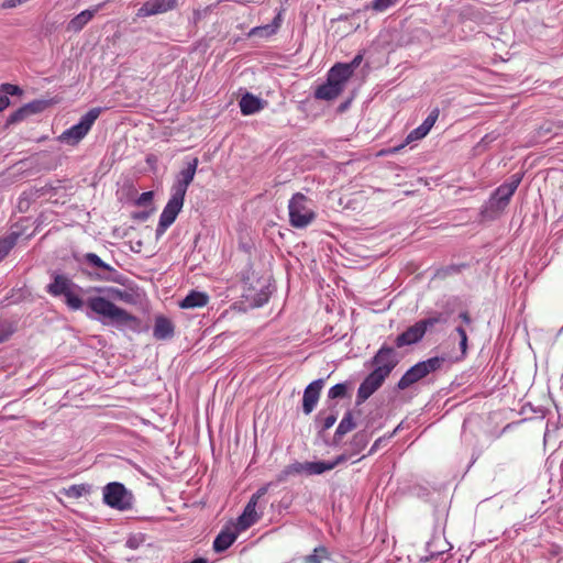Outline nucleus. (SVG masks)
Wrapping results in <instances>:
<instances>
[{
    "label": "nucleus",
    "instance_id": "79ce46f5",
    "mask_svg": "<svg viewBox=\"0 0 563 563\" xmlns=\"http://www.w3.org/2000/svg\"><path fill=\"white\" fill-rule=\"evenodd\" d=\"M269 484L261 487L255 494L252 495L250 500H254L257 505V501L261 497H263L268 492Z\"/></svg>",
    "mask_w": 563,
    "mask_h": 563
},
{
    "label": "nucleus",
    "instance_id": "9b49d317",
    "mask_svg": "<svg viewBox=\"0 0 563 563\" xmlns=\"http://www.w3.org/2000/svg\"><path fill=\"white\" fill-rule=\"evenodd\" d=\"M323 385L324 380L320 378L311 382L305 388L302 396V411L305 415H310L317 407Z\"/></svg>",
    "mask_w": 563,
    "mask_h": 563
},
{
    "label": "nucleus",
    "instance_id": "8fccbe9b",
    "mask_svg": "<svg viewBox=\"0 0 563 563\" xmlns=\"http://www.w3.org/2000/svg\"><path fill=\"white\" fill-rule=\"evenodd\" d=\"M351 104V100H346L345 102L341 103L338 108L339 112H344Z\"/></svg>",
    "mask_w": 563,
    "mask_h": 563
},
{
    "label": "nucleus",
    "instance_id": "6e6552de",
    "mask_svg": "<svg viewBox=\"0 0 563 563\" xmlns=\"http://www.w3.org/2000/svg\"><path fill=\"white\" fill-rule=\"evenodd\" d=\"M185 198L170 192V197L164 207L156 228V238L162 236L166 230L175 222L177 216L184 207Z\"/></svg>",
    "mask_w": 563,
    "mask_h": 563
},
{
    "label": "nucleus",
    "instance_id": "6e6d98bb",
    "mask_svg": "<svg viewBox=\"0 0 563 563\" xmlns=\"http://www.w3.org/2000/svg\"><path fill=\"white\" fill-rule=\"evenodd\" d=\"M14 563H25V561H23V560H19V561H16V562H14Z\"/></svg>",
    "mask_w": 563,
    "mask_h": 563
},
{
    "label": "nucleus",
    "instance_id": "a211bd4d",
    "mask_svg": "<svg viewBox=\"0 0 563 563\" xmlns=\"http://www.w3.org/2000/svg\"><path fill=\"white\" fill-rule=\"evenodd\" d=\"M103 8V3H100L92 9H87L74 16L67 24V31L79 32L86 24Z\"/></svg>",
    "mask_w": 563,
    "mask_h": 563
},
{
    "label": "nucleus",
    "instance_id": "c03bdc74",
    "mask_svg": "<svg viewBox=\"0 0 563 563\" xmlns=\"http://www.w3.org/2000/svg\"><path fill=\"white\" fill-rule=\"evenodd\" d=\"M408 143H401L400 145L398 146H395L393 148H389V150H382L377 153L378 156H382V155H387V154H391V153H396L398 151H400L401 148L405 147V145H407Z\"/></svg>",
    "mask_w": 563,
    "mask_h": 563
},
{
    "label": "nucleus",
    "instance_id": "dca6fc26",
    "mask_svg": "<svg viewBox=\"0 0 563 563\" xmlns=\"http://www.w3.org/2000/svg\"><path fill=\"white\" fill-rule=\"evenodd\" d=\"M45 108L44 101H32L23 107L19 108L16 111H14L7 120V125L15 124L19 122L24 121L26 118H29L32 114L38 113L43 111Z\"/></svg>",
    "mask_w": 563,
    "mask_h": 563
},
{
    "label": "nucleus",
    "instance_id": "473e14b6",
    "mask_svg": "<svg viewBox=\"0 0 563 563\" xmlns=\"http://www.w3.org/2000/svg\"><path fill=\"white\" fill-rule=\"evenodd\" d=\"M329 559V552L324 547H318L313 550L312 554L306 555L302 563H322L323 560Z\"/></svg>",
    "mask_w": 563,
    "mask_h": 563
},
{
    "label": "nucleus",
    "instance_id": "4468645a",
    "mask_svg": "<svg viewBox=\"0 0 563 563\" xmlns=\"http://www.w3.org/2000/svg\"><path fill=\"white\" fill-rule=\"evenodd\" d=\"M521 181V176L515 174L508 183L500 185L494 192L493 199L496 201L498 208L505 207L510 197L515 194Z\"/></svg>",
    "mask_w": 563,
    "mask_h": 563
},
{
    "label": "nucleus",
    "instance_id": "7c9ffc66",
    "mask_svg": "<svg viewBox=\"0 0 563 563\" xmlns=\"http://www.w3.org/2000/svg\"><path fill=\"white\" fill-rule=\"evenodd\" d=\"M19 238H20V233L19 232H10L9 234H7L2 239H0V262L15 246Z\"/></svg>",
    "mask_w": 563,
    "mask_h": 563
},
{
    "label": "nucleus",
    "instance_id": "2eb2a0df",
    "mask_svg": "<svg viewBox=\"0 0 563 563\" xmlns=\"http://www.w3.org/2000/svg\"><path fill=\"white\" fill-rule=\"evenodd\" d=\"M338 420V410L335 404L327 405V408L320 410L314 418V426L319 433L333 427Z\"/></svg>",
    "mask_w": 563,
    "mask_h": 563
},
{
    "label": "nucleus",
    "instance_id": "4c0bfd02",
    "mask_svg": "<svg viewBox=\"0 0 563 563\" xmlns=\"http://www.w3.org/2000/svg\"><path fill=\"white\" fill-rule=\"evenodd\" d=\"M397 0H374L372 2V9L378 12H383L394 5Z\"/></svg>",
    "mask_w": 563,
    "mask_h": 563
},
{
    "label": "nucleus",
    "instance_id": "7ed1b4c3",
    "mask_svg": "<svg viewBox=\"0 0 563 563\" xmlns=\"http://www.w3.org/2000/svg\"><path fill=\"white\" fill-rule=\"evenodd\" d=\"M269 296V279L267 277H260L255 272H252L243 279V297L254 307L265 305Z\"/></svg>",
    "mask_w": 563,
    "mask_h": 563
},
{
    "label": "nucleus",
    "instance_id": "f8f14e48",
    "mask_svg": "<svg viewBox=\"0 0 563 563\" xmlns=\"http://www.w3.org/2000/svg\"><path fill=\"white\" fill-rule=\"evenodd\" d=\"M384 378L371 372L357 389L356 404L361 405L367 400L384 384Z\"/></svg>",
    "mask_w": 563,
    "mask_h": 563
},
{
    "label": "nucleus",
    "instance_id": "603ef678",
    "mask_svg": "<svg viewBox=\"0 0 563 563\" xmlns=\"http://www.w3.org/2000/svg\"><path fill=\"white\" fill-rule=\"evenodd\" d=\"M190 563H209L207 559L198 558L192 560Z\"/></svg>",
    "mask_w": 563,
    "mask_h": 563
},
{
    "label": "nucleus",
    "instance_id": "20e7f679",
    "mask_svg": "<svg viewBox=\"0 0 563 563\" xmlns=\"http://www.w3.org/2000/svg\"><path fill=\"white\" fill-rule=\"evenodd\" d=\"M445 358L440 356L430 357L411 366L398 380L397 387L401 390L409 388L429 374L437 372L443 365Z\"/></svg>",
    "mask_w": 563,
    "mask_h": 563
},
{
    "label": "nucleus",
    "instance_id": "ea45409f",
    "mask_svg": "<svg viewBox=\"0 0 563 563\" xmlns=\"http://www.w3.org/2000/svg\"><path fill=\"white\" fill-rule=\"evenodd\" d=\"M352 455L350 454L349 451L338 455L334 460H331V461H328V464L331 465L330 466V471H332L333 468H335L338 465L346 462L349 459H351Z\"/></svg>",
    "mask_w": 563,
    "mask_h": 563
},
{
    "label": "nucleus",
    "instance_id": "2f4dec72",
    "mask_svg": "<svg viewBox=\"0 0 563 563\" xmlns=\"http://www.w3.org/2000/svg\"><path fill=\"white\" fill-rule=\"evenodd\" d=\"M328 461L307 462V476L321 475L330 471Z\"/></svg>",
    "mask_w": 563,
    "mask_h": 563
},
{
    "label": "nucleus",
    "instance_id": "09e8293b",
    "mask_svg": "<svg viewBox=\"0 0 563 563\" xmlns=\"http://www.w3.org/2000/svg\"><path fill=\"white\" fill-rule=\"evenodd\" d=\"M455 332L457 333L460 339H462L464 336H467L466 330L463 327H461V325L455 328Z\"/></svg>",
    "mask_w": 563,
    "mask_h": 563
},
{
    "label": "nucleus",
    "instance_id": "e433bc0d",
    "mask_svg": "<svg viewBox=\"0 0 563 563\" xmlns=\"http://www.w3.org/2000/svg\"><path fill=\"white\" fill-rule=\"evenodd\" d=\"M89 492V486L86 484L71 485L64 489L65 496L68 498L77 499Z\"/></svg>",
    "mask_w": 563,
    "mask_h": 563
},
{
    "label": "nucleus",
    "instance_id": "393cba45",
    "mask_svg": "<svg viewBox=\"0 0 563 563\" xmlns=\"http://www.w3.org/2000/svg\"><path fill=\"white\" fill-rule=\"evenodd\" d=\"M209 302V296L203 291L191 290L179 303L183 309L205 307Z\"/></svg>",
    "mask_w": 563,
    "mask_h": 563
},
{
    "label": "nucleus",
    "instance_id": "f03ea898",
    "mask_svg": "<svg viewBox=\"0 0 563 563\" xmlns=\"http://www.w3.org/2000/svg\"><path fill=\"white\" fill-rule=\"evenodd\" d=\"M289 223L296 229L310 225L317 214L311 207V200L301 192H296L288 201Z\"/></svg>",
    "mask_w": 563,
    "mask_h": 563
},
{
    "label": "nucleus",
    "instance_id": "39448f33",
    "mask_svg": "<svg viewBox=\"0 0 563 563\" xmlns=\"http://www.w3.org/2000/svg\"><path fill=\"white\" fill-rule=\"evenodd\" d=\"M81 265H86L87 267H82L81 271L84 274L88 275L91 279L95 280H106V282H117L114 275L117 271L103 262L97 254L95 253H86L79 260Z\"/></svg>",
    "mask_w": 563,
    "mask_h": 563
},
{
    "label": "nucleus",
    "instance_id": "0eeeda50",
    "mask_svg": "<svg viewBox=\"0 0 563 563\" xmlns=\"http://www.w3.org/2000/svg\"><path fill=\"white\" fill-rule=\"evenodd\" d=\"M103 501L111 508L128 510L132 507V495L123 484L113 482L104 486Z\"/></svg>",
    "mask_w": 563,
    "mask_h": 563
},
{
    "label": "nucleus",
    "instance_id": "f3484780",
    "mask_svg": "<svg viewBox=\"0 0 563 563\" xmlns=\"http://www.w3.org/2000/svg\"><path fill=\"white\" fill-rule=\"evenodd\" d=\"M240 532V530H236V527L233 529L230 527L223 528L213 540V550L217 553L225 551L235 542Z\"/></svg>",
    "mask_w": 563,
    "mask_h": 563
},
{
    "label": "nucleus",
    "instance_id": "412c9836",
    "mask_svg": "<svg viewBox=\"0 0 563 563\" xmlns=\"http://www.w3.org/2000/svg\"><path fill=\"white\" fill-rule=\"evenodd\" d=\"M424 332L422 330V327L419 325L418 321L409 327L406 331L400 333L396 340L395 344L397 347H404L407 345L416 344L423 338Z\"/></svg>",
    "mask_w": 563,
    "mask_h": 563
},
{
    "label": "nucleus",
    "instance_id": "a19ab883",
    "mask_svg": "<svg viewBox=\"0 0 563 563\" xmlns=\"http://www.w3.org/2000/svg\"><path fill=\"white\" fill-rule=\"evenodd\" d=\"M152 199H153V192L145 191V192L141 194V196L139 197L137 205L146 206L147 203H150L152 201Z\"/></svg>",
    "mask_w": 563,
    "mask_h": 563
},
{
    "label": "nucleus",
    "instance_id": "49530a36",
    "mask_svg": "<svg viewBox=\"0 0 563 563\" xmlns=\"http://www.w3.org/2000/svg\"><path fill=\"white\" fill-rule=\"evenodd\" d=\"M460 349L462 351V354L466 353V350H467V336H464V338L460 339Z\"/></svg>",
    "mask_w": 563,
    "mask_h": 563
},
{
    "label": "nucleus",
    "instance_id": "a18cd8bd",
    "mask_svg": "<svg viewBox=\"0 0 563 563\" xmlns=\"http://www.w3.org/2000/svg\"><path fill=\"white\" fill-rule=\"evenodd\" d=\"M459 318H460V319L462 320V322H463V323H465V324H471V322H472V319H471V317H470L468 312H466V311L461 312V313L459 314Z\"/></svg>",
    "mask_w": 563,
    "mask_h": 563
},
{
    "label": "nucleus",
    "instance_id": "423d86ee",
    "mask_svg": "<svg viewBox=\"0 0 563 563\" xmlns=\"http://www.w3.org/2000/svg\"><path fill=\"white\" fill-rule=\"evenodd\" d=\"M400 361L397 351L387 344H383L371 360L373 373L386 379Z\"/></svg>",
    "mask_w": 563,
    "mask_h": 563
},
{
    "label": "nucleus",
    "instance_id": "5fc2aeb1",
    "mask_svg": "<svg viewBox=\"0 0 563 563\" xmlns=\"http://www.w3.org/2000/svg\"><path fill=\"white\" fill-rule=\"evenodd\" d=\"M38 141L44 142V141H46V137L42 136L38 139Z\"/></svg>",
    "mask_w": 563,
    "mask_h": 563
},
{
    "label": "nucleus",
    "instance_id": "c756f323",
    "mask_svg": "<svg viewBox=\"0 0 563 563\" xmlns=\"http://www.w3.org/2000/svg\"><path fill=\"white\" fill-rule=\"evenodd\" d=\"M21 93L22 90L19 86L12 84L0 85V112L10 104L9 96H16Z\"/></svg>",
    "mask_w": 563,
    "mask_h": 563
},
{
    "label": "nucleus",
    "instance_id": "864d4df0",
    "mask_svg": "<svg viewBox=\"0 0 563 563\" xmlns=\"http://www.w3.org/2000/svg\"><path fill=\"white\" fill-rule=\"evenodd\" d=\"M7 338H8V335L3 331L0 330V343L5 341Z\"/></svg>",
    "mask_w": 563,
    "mask_h": 563
},
{
    "label": "nucleus",
    "instance_id": "c9c22d12",
    "mask_svg": "<svg viewBox=\"0 0 563 563\" xmlns=\"http://www.w3.org/2000/svg\"><path fill=\"white\" fill-rule=\"evenodd\" d=\"M347 391V386L345 383L335 384L328 391V401L327 405L333 404L332 400L338 398H344Z\"/></svg>",
    "mask_w": 563,
    "mask_h": 563
},
{
    "label": "nucleus",
    "instance_id": "37998d69",
    "mask_svg": "<svg viewBox=\"0 0 563 563\" xmlns=\"http://www.w3.org/2000/svg\"><path fill=\"white\" fill-rule=\"evenodd\" d=\"M386 441V438L385 437H380L378 438L377 440H375V442L373 443V445L371 446L369 451H368V454L367 455H372L374 454L375 452H377L379 450V448L383 445V443Z\"/></svg>",
    "mask_w": 563,
    "mask_h": 563
},
{
    "label": "nucleus",
    "instance_id": "5701e85b",
    "mask_svg": "<svg viewBox=\"0 0 563 563\" xmlns=\"http://www.w3.org/2000/svg\"><path fill=\"white\" fill-rule=\"evenodd\" d=\"M372 433L366 429L356 432L349 442V452L352 456L360 454L368 444Z\"/></svg>",
    "mask_w": 563,
    "mask_h": 563
},
{
    "label": "nucleus",
    "instance_id": "f257e3e1",
    "mask_svg": "<svg viewBox=\"0 0 563 563\" xmlns=\"http://www.w3.org/2000/svg\"><path fill=\"white\" fill-rule=\"evenodd\" d=\"M46 291L53 297L63 296L65 305L73 311L86 307V316L103 325L135 329L139 324L135 316L110 300L135 305L137 296L132 290L118 287H93L85 290L66 275L54 274L52 283L46 286Z\"/></svg>",
    "mask_w": 563,
    "mask_h": 563
},
{
    "label": "nucleus",
    "instance_id": "ddd939ff",
    "mask_svg": "<svg viewBox=\"0 0 563 563\" xmlns=\"http://www.w3.org/2000/svg\"><path fill=\"white\" fill-rule=\"evenodd\" d=\"M177 5V0H148L137 10L139 18L165 13Z\"/></svg>",
    "mask_w": 563,
    "mask_h": 563
},
{
    "label": "nucleus",
    "instance_id": "6ab92c4d",
    "mask_svg": "<svg viewBox=\"0 0 563 563\" xmlns=\"http://www.w3.org/2000/svg\"><path fill=\"white\" fill-rule=\"evenodd\" d=\"M440 114V110L438 108H434L429 115L426 118V120L415 130H412L405 141H420L427 134L430 132L434 123L437 122Z\"/></svg>",
    "mask_w": 563,
    "mask_h": 563
},
{
    "label": "nucleus",
    "instance_id": "cd10ccee",
    "mask_svg": "<svg viewBox=\"0 0 563 563\" xmlns=\"http://www.w3.org/2000/svg\"><path fill=\"white\" fill-rule=\"evenodd\" d=\"M342 92L334 84L327 79V81L319 86L314 92V97L320 100H333Z\"/></svg>",
    "mask_w": 563,
    "mask_h": 563
},
{
    "label": "nucleus",
    "instance_id": "aec40b11",
    "mask_svg": "<svg viewBox=\"0 0 563 563\" xmlns=\"http://www.w3.org/2000/svg\"><path fill=\"white\" fill-rule=\"evenodd\" d=\"M260 519L258 514L256 512V504L254 500H249L243 512L239 516L236 521V530L241 532L247 530L250 527L255 525Z\"/></svg>",
    "mask_w": 563,
    "mask_h": 563
},
{
    "label": "nucleus",
    "instance_id": "72a5a7b5",
    "mask_svg": "<svg viewBox=\"0 0 563 563\" xmlns=\"http://www.w3.org/2000/svg\"><path fill=\"white\" fill-rule=\"evenodd\" d=\"M280 15L278 14L272 24L269 25H265V26H256V27H253L250 32V35H258V34H266V35H271L273 33H275L277 31V29L280 26Z\"/></svg>",
    "mask_w": 563,
    "mask_h": 563
},
{
    "label": "nucleus",
    "instance_id": "f704fd0d",
    "mask_svg": "<svg viewBox=\"0 0 563 563\" xmlns=\"http://www.w3.org/2000/svg\"><path fill=\"white\" fill-rule=\"evenodd\" d=\"M445 321V316L441 312H438L431 317L419 320L418 323L420 327H422V330L426 333L428 329L434 327L438 323H444Z\"/></svg>",
    "mask_w": 563,
    "mask_h": 563
},
{
    "label": "nucleus",
    "instance_id": "a878e982",
    "mask_svg": "<svg viewBox=\"0 0 563 563\" xmlns=\"http://www.w3.org/2000/svg\"><path fill=\"white\" fill-rule=\"evenodd\" d=\"M153 335L157 340H166L174 335V325L165 317H157L153 329Z\"/></svg>",
    "mask_w": 563,
    "mask_h": 563
},
{
    "label": "nucleus",
    "instance_id": "bb28decb",
    "mask_svg": "<svg viewBox=\"0 0 563 563\" xmlns=\"http://www.w3.org/2000/svg\"><path fill=\"white\" fill-rule=\"evenodd\" d=\"M356 427L352 412L349 410L344 413L333 435V444L338 445L342 438Z\"/></svg>",
    "mask_w": 563,
    "mask_h": 563
},
{
    "label": "nucleus",
    "instance_id": "58836bf2",
    "mask_svg": "<svg viewBox=\"0 0 563 563\" xmlns=\"http://www.w3.org/2000/svg\"><path fill=\"white\" fill-rule=\"evenodd\" d=\"M363 60V55L358 53L354 56V58L350 63H343V66L349 68V74L352 76L355 71V69L361 65Z\"/></svg>",
    "mask_w": 563,
    "mask_h": 563
},
{
    "label": "nucleus",
    "instance_id": "c85d7f7f",
    "mask_svg": "<svg viewBox=\"0 0 563 563\" xmlns=\"http://www.w3.org/2000/svg\"><path fill=\"white\" fill-rule=\"evenodd\" d=\"M307 475V462H295L287 465L278 475L277 482L283 483L286 482L289 476L295 475Z\"/></svg>",
    "mask_w": 563,
    "mask_h": 563
},
{
    "label": "nucleus",
    "instance_id": "1a4fd4ad",
    "mask_svg": "<svg viewBox=\"0 0 563 563\" xmlns=\"http://www.w3.org/2000/svg\"><path fill=\"white\" fill-rule=\"evenodd\" d=\"M99 114V108L89 110L85 115L81 117L77 124L63 132V134L58 137V141H69L70 139L74 141H80L91 129Z\"/></svg>",
    "mask_w": 563,
    "mask_h": 563
},
{
    "label": "nucleus",
    "instance_id": "de8ad7c7",
    "mask_svg": "<svg viewBox=\"0 0 563 563\" xmlns=\"http://www.w3.org/2000/svg\"><path fill=\"white\" fill-rule=\"evenodd\" d=\"M22 0H5L3 2V8H14L16 3H21Z\"/></svg>",
    "mask_w": 563,
    "mask_h": 563
},
{
    "label": "nucleus",
    "instance_id": "b1692460",
    "mask_svg": "<svg viewBox=\"0 0 563 563\" xmlns=\"http://www.w3.org/2000/svg\"><path fill=\"white\" fill-rule=\"evenodd\" d=\"M239 104L241 112L244 115H251L258 112L263 108L264 101L258 97H255L254 95L246 92L240 99Z\"/></svg>",
    "mask_w": 563,
    "mask_h": 563
},
{
    "label": "nucleus",
    "instance_id": "9d476101",
    "mask_svg": "<svg viewBox=\"0 0 563 563\" xmlns=\"http://www.w3.org/2000/svg\"><path fill=\"white\" fill-rule=\"evenodd\" d=\"M197 166V157H186L185 167L178 173L176 181L172 186V194L185 198L187 189L196 175Z\"/></svg>",
    "mask_w": 563,
    "mask_h": 563
},
{
    "label": "nucleus",
    "instance_id": "3c124183",
    "mask_svg": "<svg viewBox=\"0 0 563 563\" xmlns=\"http://www.w3.org/2000/svg\"><path fill=\"white\" fill-rule=\"evenodd\" d=\"M126 545L131 549H136L137 548V542H136V539L135 538H130L128 541H126Z\"/></svg>",
    "mask_w": 563,
    "mask_h": 563
},
{
    "label": "nucleus",
    "instance_id": "4d7b16f0",
    "mask_svg": "<svg viewBox=\"0 0 563 563\" xmlns=\"http://www.w3.org/2000/svg\"><path fill=\"white\" fill-rule=\"evenodd\" d=\"M548 434H549V430H547L545 433H544V438L545 439H547Z\"/></svg>",
    "mask_w": 563,
    "mask_h": 563
},
{
    "label": "nucleus",
    "instance_id": "4be33fe9",
    "mask_svg": "<svg viewBox=\"0 0 563 563\" xmlns=\"http://www.w3.org/2000/svg\"><path fill=\"white\" fill-rule=\"evenodd\" d=\"M349 71V68L344 67L343 63H336L328 71L327 79L343 91L346 82L352 77Z\"/></svg>",
    "mask_w": 563,
    "mask_h": 563
}]
</instances>
